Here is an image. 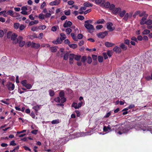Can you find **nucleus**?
Wrapping results in <instances>:
<instances>
[{
  "mask_svg": "<svg viewBox=\"0 0 152 152\" xmlns=\"http://www.w3.org/2000/svg\"><path fill=\"white\" fill-rule=\"evenodd\" d=\"M17 35L15 33H13L12 35L11 38V40L13 41V43L16 44L18 42L19 40H22L23 37L21 36H19L18 37V39L16 38L17 37Z\"/></svg>",
  "mask_w": 152,
  "mask_h": 152,
  "instance_id": "1",
  "label": "nucleus"
},
{
  "mask_svg": "<svg viewBox=\"0 0 152 152\" xmlns=\"http://www.w3.org/2000/svg\"><path fill=\"white\" fill-rule=\"evenodd\" d=\"M84 26L89 33H92L94 32V26L92 24L85 23Z\"/></svg>",
  "mask_w": 152,
  "mask_h": 152,
  "instance_id": "2",
  "label": "nucleus"
},
{
  "mask_svg": "<svg viewBox=\"0 0 152 152\" xmlns=\"http://www.w3.org/2000/svg\"><path fill=\"white\" fill-rule=\"evenodd\" d=\"M113 24L111 22H108L107 23V29L110 31H113L115 29L114 27L113 26Z\"/></svg>",
  "mask_w": 152,
  "mask_h": 152,
  "instance_id": "3",
  "label": "nucleus"
},
{
  "mask_svg": "<svg viewBox=\"0 0 152 152\" xmlns=\"http://www.w3.org/2000/svg\"><path fill=\"white\" fill-rule=\"evenodd\" d=\"M105 2L104 0H103V2L101 4L100 6L102 7H104L105 8H109L110 6V3L109 2H107L105 3L104 2Z\"/></svg>",
  "mask_w": 152,
  "mask_h": 152,
  "instance_id": "4",
  "label": "nucleus"
},
{
  "mask_svg": "<svg viewBox=\"0 0 152 152\" xmlns=\"http://www.w3.org/2000/svg\"><path fill=\"white\" fill-rule=\"evenodd\" d=\"M107 34V31L100 32L98 34L97 36L99 38H103Z\"/></svg>",
  "mask_w": 152,
  "mask_h": 152,
  "instance_id": "5",
  "label": "nucleus"
},
{
  "mask_svg": "<svg viewBox=\"0 0 152 152\" xmlns=\"http://www.w3.org/2000/svg\"><path fill=\"white\" fill-rule=\"evenodd\" d=\"M122 127L121 126L119 128L120 129V130L119 131H117V130L116 129L115 130V132L117 134H122L123 133H126L127 132H128V130H127L126 129H124L122 130Z\"/></svg>",
  "mask_w": 152,
  "mask_h": 152,
  "instance_id": "6",
  "label": "nucleus"
},
{
  "mask_svg": "<svg viewBox=\"0 0 152 152\" xmlns=\"http://www.w3.org/2000/svg\"><path fill=\"white\" fill-rule=\"evenodd\" d=\"M113 51L117 53H120L122 51L121 49L120 48L117 46H115L113 49Z\"/></svg>",
  "mask_w": 152,
  "mask_h": 152,
  "instance_id": "7",
  "label": "nucleus"
},
{
  "mask_svg": "<svg viewBox=\"0 0 152 152\" xmlns=\"http://www.w3.org/2000/svg\"><path fill=\"white\" fill-rule=\"evenodd\" d=\"M8 89L10 91L13 90L14 89L15 85L13 84L9 83L7 85Z\"/></svg>",
  "mask_w": 152,
  "mask_h": 152,
  "instance_id": "8",
  "label": "nucleus"
},
{
  "mask_svg": "<svg viewBox=\"0 0 152 152\" xmlns=\"http://www.w3.org/2000/svg\"><path fill=\"white\" fill-rule=\"evenodd\" d=\"M72 24V23L71 22L66 20L64 23L63 26L65 28H68L70 27Z\"/></svg>",
  "mask_w": 152,
  "mask_h": 152,
  "instance_id": "9",
  "label": "nucleus"
},
{
  "mask_svg": "<svg viewBox=\"0 0 152 152\" xmlns=\"http://www.w3.org/2000/svg\"><path fill=\"white\" fill-rule=\"evenodd\" d=\"M103 130L104 132H106V133L112 131L111 128L109 125L107 126H104L103 127Z\"/></svg>",
  "mask_w": 152,
  "mask_h": 152,
  "instance_id": "10",
  "label": "nucleus"
},
{
  "mask_svg": "<svg viewBox=\"0 0 152 152\" xmlns=\"http://www.w3.org/2000/svg\"><path fill=\"white\" fill-rule=\"evenodd\" d=\"M75 57V55L73 54H70L69 58V62L70 64H72L73 63V60L74 58Z\"/></svg>",
  "mask_w": 152,
  "mask_h": 152,
  "instance_id": "11",
  "label": "nucleus"
},
{
  "mask_svg": "<svg viewBox=\"0 0 152 152\" xmlns=\"http://www.w3.org/2000/svg\"><path fill=\"white\" fill-rule=\"evenodd\" d=\"M60 2V0H55L50 3V4L51 6L56 5L58 4Z\"/></svg>",
  "mask_w": 152,
  "mask_h": 152,
  "instance_id": "12",
  "label": "nucleus"
},
{
  "mask_svg": "<svg viewBox=\"0 0 152 152\" xmlns=\"http://www.w3.org/2000/svg\"><path fill=\"white\" fill-rule=\"evenodd\" d=\"M148 16H145V17H143L141 19V20L140 22V23L141 25H143L145 24H146V20Z\"/></svg>",
  "mask_w": 152,
  "mask_h": 152,
  "instance_id": "13",
  "label": "nucleus"
},
{
  "mask_svg": "<svg viewBox=\"0 0 152 152\" xmlns=\"http://www.w3.org/2000/svg\"><path fill=\"white\" fill-rule=\"evenodd\" d=\"M121 10V9L120 8H115L113 10L112 12L114 14H116L119 13Z\"/></svg>",
  "mask_w": 152,
  "mask_h": 152,
  "instance_id": "14",
  "label": "nucleus"
},
{
  "mask_svg": "<svg viewBox=\"0 0 152 152\" xmlns=\"http://www.w3.org/2000/svg\"><path fill=\"white\" fill-rule=\"evenodd\" d=\"M62 42V41L61 40V39L59 38H58L56 40L52 41L53 43L54 44H61Z\"/></svg>",
  "mask_w": 152,
  "mask_h": 152,
  "instance_id": "15",
  "label": "nucleus"
},
{
  "mask_svg": "<svg viewBox=\"0 0 152 152\" xmlns=\"http://www.w3.org/2000/svg\"><path fill=\"white\" fill-rule=\"evenodd\" d=\"M119 46L121 49H122L123 50L125 51L127 50V46L123 43L121 44Z\"/></svg>",
  "mask_w": 152,
  "mask_h": 152,
  "instance_id": "16",
  "label": "nucleus"
},
{
  "mask_svg": "<svg viewBox=\"0 0 152 152\" xmlns=\"http://www.w3.org/2000/svg\"><path fill=\"white\" fill-rule=\"evenodd\" d=\"M40 46V45L39 43H36L34 42H32V45L31 47L34 48L36 49H37L39 48Z\"/></svg>",
  "mask_w": 152,
  "mask_h": 152,
  "instance_id": "17",
  "label": "nucleus"
},
{
  "mask_svg": "<svg viewBox=\"0 0 152 152\" xmlns=\"http://www.w3.org/2000/svg\"><path fill=\"white\" fill-rule=\"evenodd\" d=\"M105 45L107 47H111L114 45V44L111 42H106L105 43Z\"/></svg>",
  "mask_w": 152,
  "mask_h": 152,
  "instance_id": "18",
  "label": "nucleus"
},
{
  "mask_svg": "<svg viewBox=\"0 0 152 152\" xmlns=\"http://www.w3.org/2000/svg\"><path fill=\"white\" fill-rule=\"evenodd\" d=\"M19 43V46L20 47H22L25 45V42L24 41L22 40H19L18 41Z\"/></svg>",
  "mask_w": 152,
  "mask_h": 152,
  "instance_id": "19",
  "label": "nucleus"
},
{
  "mask_svg": "<svg viewBox=\"0 0 152 152\" xmlns=\"http://www.w3.org/2000/svg\"><path fill=\"white\" fill-rule=\"evenodd\" d=\"M126 13V11L125 10H123L122 11H121L119 12V15L121 17H123Z\"/></svg>",
  "mask_w": 152,
  "mask_h": 152,
  "instance_id": "20",
  "label": "nucleus"
},
{
  "mask_svg": "<svg viewBox=\"0 0 152 152\" xmlns=\"http://www.w3.org/2000/svg\"><path fill=\"white\" fill-rule=\"evenodd\" d=\"M83 6L85 7H92L93 4L89 2H86L83 4Z\"/></svg>",
  "mask_w": 152,
  "mask_h": 152,
  "instance_id": "21",
  "label": "nucleus"
},
{
  "mask_svg": "<svg viewBox=\"0 0 152 152\" xmlns=\"http://www.w3.org/2000/svg\"><path fill=\"white\" fill-rule=\"evenodd\" d=\"M40 106L38 105H37L33 107L32 108L35 110L36 112H37L40 109Z\"/></svg>",
  "mask_w": 152,
  "mask_h": 152,
  "instance_id": "22",
  "label": "nucleus"
},
{
  "mask_svg": "<svg viewBox=\"0 0 152 152\" xmlns=\"http://www.w3.org/2000/svg\"><path fill=\"white\" fill-rule=\"evenodd\" d=\"M61 37L60 38L61 39V40L63 41V40L65 39L66 38V35L63 33H61L60 34Z\"/></svg>",
  "mask_w": 152,
  "mask_h": 152,
  "instance_id": "23",
  "label": "nucleus"
},
{
  "mask_svg": "<svg viewBox=\"0 0 152 152\" xmlns=\"http://www.w3.org/2000/svg\"><path fill=\"white\" fill-rule=\"evenodd\" d=\"M60 121L58 119H55L51 121V123L52 124H57L60 123Z\"/></svg>",
  "mask_w": 152,
  "mask_h": 152,
  "instance_id": "24",
  "label": "nucleus"
},
{
  "mask_svg": "<svg viewBox=\"0 0 152 152\" xmlns=\"http://www.w3.org/2000/svg\"><path fill=\"white\" fill-rule=\"evenodd\" d=\"M105 22V20L103 19H99L97 20L96 23L97 24H103Z\"/></svg>",
  "mask_w": 152,
  "mask_h": 152,
  "instance_id": "25",
  "label": "nucleus"
},
{
  "mask_svg": "<svg viewBox=\"0 0 152 152\" xmlns=\"http://www.w3.org/2000/svg\"><path fill=\"white\" fill-rule=\"evenodd\" d=\"M7 15H10L11 16H13V11L12 10H10L8 11L6 13Z\"/></svg>",
  "mask_w": 152,
  "mask_h": 152,
  "instance_id": "26",
  "label": "nucleus"
},
{
  "mask_svg": "<svg viewBox=\"0 0 152 152\" xmlns=\"http://www.w3.org/2000/svg\"><path fill=\"white\" fill-rule=\"evenodd\" d=\"M20 24L18 23H15L14 24L13 27L15 29H17L19 28Z\"/></svg>",
  "mask_w": 152,
  "mask_h": 152,
  "instance_id": "27",
  "label": "nucleus"
},
{
  "mask_svg": "<svg viewBox=\"0 0 152 152\" xmlns=\"http://www.w3.org/2000/svg\"><path fill=\"white\" fill-rule=\"evenodd\" d=\"M148 16V15L145 13V12L144 11L141 12L139 16L141 17H145V16Z\"/></svg>",
  "mask_w": 152,
  "mask_h": 152,
  "instance_id": "28",
  "label": "nucleus"
},
{
  "mask_svg": "<svg viewBox=\"0 0 152 152\" xmlns=\"http://www.w3.org/2000/svg\"><path fill=\"white\" fill-rule=\"evenodd\" d=\"M72 30L70 28H67L65 31L66 32L67 34L69 35L72 32Z\"/></svg>",
  "mask_w": 152,
  "mask_h": 152,
  "instance_id": "29",
  "label": "nucleus"
},
{
  "mask_svg": "<svg viewBox=\"0 0 152 152\" xmlns=\"http://www.w3.org/2000/svg\"><path fill=\"white\" fill-rule=\"evenodd\" d=\"M150 32V30L147 29L144 30L142 32L143 35H147L149 34Z\"/></svg>",
  "mask_w": 152,
  "mask_h": 152,
  "instance_id": "30",
  "label": "nucleus"
},
{
  "mask_svg": "<svg viewBox=\"0 0 152 152\" xmlns=\"http://www.w3.org/2000/svg\"><path fill=\"white\" fill-rule=\"evenodd\" d=\"M57 28H58V26H53L51 28V30L53 32H55L57 30Z\"/></svg>",
  "mask_w": 152,
  "mask_h": 152,
  "instance_id": "31",
  "label": "nucleus"
},
{
  "mask_svg": "<svg viewBox=\"0 0 152 152\" xmlns=\"http://www.w3.org/2000/svg\"><path fill=\"white\" fill-rule=\"evenodd\" d=\"M69 54L68 53H66L64 56V59L65 60H67L69 56Z\"/></svg>",
  "mask_w": 152,
  "mask_h": 152,
  "instance_id": "32",
  "label": "nucleus"
},
{
  "mask_svg": "<svg viewBox=\"0 0 152 152\" xmlns=\"http://www.w3.org/2000/svg\"><path fill=\"white\" fill-rule=\"evenodd\" d=\"M71 35L73 39L75 41H77V38L76 36L73 33H72L71 34Z\"/></svg>",
  "mask_w": 152,
  "mask_h": 152,
  "instance_id": "33",
  "label": "nucleus"
},
{
  "mask_svg": "<svg viewBox=\"0 0 152 152\" xmlns=\"http://www.w3.org/2000/svg\"><path fill=\"white\" fill-rule=\"evenodd\" d=\"M50 50L52 52H55L57 50L56 49V48L55 47H51L50 48Z\"/></svg>",
  "mask_w": 152,
  "mask_h": 152,
  "instance_id": "34",
  "label": "nucleus"
},
{
  "mask_svg": "<svg viewBox=\"0 0 152 152\" xmlns=\"http://www.w3.org/2000/svg\"><path fill=\"white\" fill-rule=\"evenodd\" d=\"M6 11L5 10H4L0 12V15H1L3 14V16L4 17L7 16V15H6Z\"/></svg>",
  "mask_w": 152,
  "mask_h": 152,
  "instance_id": "35",
  "label": "nucleus"
},
{
  "mask_svg": "<svg viewBox=\"0 0 152 152\" xmlns=\"http://www.w3.org/2000/svg\"><path fill=\"white\" fill-rule=\"evenodd\" d=\"M107 53L109 57H110L113 53V51L112 50H108L107 52Z\"/></svg>",
  "mask_w": 152,
  "mask_h": 152,
  "instance_id": "36",
  "label": "nucleus"
},
{
  "mask_svg": "<svg viewBox=\"0 0 152 152\" xmlns=\"http://www.w3.org/2000/svg\"><path fill=\"white\" fill-rule=\"evenodd\" d=\"M49 95L51 96H53L54 95V92L53 91L50 90L49 91Z\"/></svg>",
  "mask_w": 152,
  "mask_h": 152,
  "instance_id": "37",
  "label": "nucleus"
},
{
  "mask_svg": "<svg viewBox=\"0 0 152 152\" xmlns=\"http://www.w3.org/2000/svg\"><path fill=\"white\" fill-rule=\"evenodd\" d=\"M12 34L11 32L9 31L7 33V37L8 38H11L12 35Z\"/></svg>",
  "mask_w": 152,
  "mask_h": 152,
  "instance_id": "38",
  "label": "nucleus"
},
{
  "mask_svg": "<svg viewBox=\"0 0 152 152\" xmlns=\"http://www.w3.org/2000/svg\"><path fill=\"white\" fill-rule=\"evenodd\" d=\"M81 56L79 55H75L74 59L77 60L79 61L80 59Z\"/></svg>",
  "mask_w": 152,
  "mask_h": 152,
  "instance_id": "39",
  "label": "nucleus"
},
{
  "mask_svg": "<svg viewBox=\"0 0 152 152\" xmlns=\"http://www.w3.org/2000/svg\"><path fill=\"white\" fill-rule=\"evenodd\" d=\"M45 17V15L41 13L39 15V18L40 19H44Z\"/></svg>",
  "mask_w": 152,
  "mask_h": 152,
  "instance_id": "40",
  "label": "nucleus"
},
{
  "mask_svg": "<svg viewBox=\"0 0 152 152\" xmlns=\"http://www.w3.org/2000/svg\"><path fill=\"white\" fill-rule=\"evenodd\" d=\"M69 46L72 48H75L77 47V45L76 44H72L69 45Z\"/></svg>",
  "mask_w": 152,
  "mask_h": 152,
  "instance_id": "41",
  "label": "nucleus"
},
{
  "mask_svg": "<svg viewBox=\"0 0 152 152\" xmlns=\"http://www.w3.org/2000/svg\"><path fill=\"white\" fill-rule=\"evenodd\" d=\"M140 12L141 11L139 10L135 12H134V15H133V16L135 18L136 15H139Z\"/></svg>",
  "mask_w": 152,
  "mask_h": 152,
  "instance_id": "42",
  "label": "nucleus"
},
{
  "mask_svg": "<svg viewBox=\"0 0 152 152\" xmlns=\"http://www.w3.org/2000/svg\"><path fill=\"white\" fill-rule=\"evenodd\" d=\"M72 107H74L75 109H78L77 104V103L73 102L72 105Z\"/></svg>",
  "mask_w": 152,
  "mask_h": 152,
  "instance_id": "43",
  "label": "nucleus"
},
{
  "mask_svg": "<svg viewBox=\"0 0 152 152\" xmlns=\"http://www.w3.org/2000/svg\"><path fill=\"white\" fill-rule=\"evenodd\" d=\"M125 15H124V16L123 18V19L125 20H127L128 18H129V14L128 13H127L125 14Z\"/></svg>",
  "mask_w": 152,
  "mask_h": 152,
  "instance_id": "44",
  "label": "nucleus"
},
{
  "mask_svg": "<svg viewBox=\"0 0 152 152\" xmlns=\"http://www.w3.org/2000/svg\"><path fill=\"white\" fill-rule=\"evenodd\" d=\"M98 60L99 62H102L103 61V57L102 56H99L98 57Z\"/></svg>",
  "mask_w": 152,
  "mask_h": 152,
  "instance_id": "45",
  "label": "nucleus"
},
{
  "mask_svg": "<svg viewBox=\"0 0 152 152\" xmlns=\"http://www.w3.org/2000/svg\"><path fill=\"white\" fill-rule=\"evenodd\" d=\"M103 0H95V3L96 4L99 5L100 4H101L102 3H101L102 2V3L103 2Z\"/></svg>",
  "mask_w": 152,
  "mask_h": 152,
  "instance_id": "46",
  "label": "nucleus"
},
{
  "mask_svg": "<svg viewBox=\"0 0 152 152\" xmlns=\"http://www.w3.org/2000/svg\"><path fill=\"white\" fill-rule=\"evenodd\" d=\"M21 83L25 87L27 84V81L26 80H24L21 81Z\"/></svg>",
  "mask_w": 152,
  "mask_h": 152,
  "instance_id": "47",
  "label": "nucleus"
},
{
  "mask_svg": "<svg viewBox=\"0 0 152 152\" xmlns=\"http://www.w3.org/2000/svg\"><path fill=\"white\" fill-rule=\"evenodd\" d=\"M25 28V26L23 24H21L20 25L19 27V30L20 31H22Z\"/></svg>",
  "mask_w": 152,
  "mask_h": 152,
  "instance_id": "48",
  "label": "nucleus"
},
{
  "mask_svg": "<svg viewBox=\"0 0 152 152\" xmlns=\"http://www.w3.org/2000/svg\"><path fill=\"white\" fill-rule=\"evenodd\" d=\"M87 60V62L89 64H90L92 62V59L90 57H88Z\"/></svg>",
  "mask_w": 152,
  "mask_h": 152,
  "instance_id": "49",
  "label": "nucleus"
},
{
  "mask_svg": "<svg viewBox=\"0 0 152 152\" xmlns=\"http://www.w3.org/2000/svg\"><path fill=\"white\" fill-rule=\"evenodd\" d=\"M64 13L66 15H69L70 14V10H69L68 11H65Z\"/></svg>",
  "mask_w": 152,
  "mask_h": 152,
  "instance_id": "50",
  "label": "nucleus"
},
{
  "mask_svg": "<svg viewBox=\"0 0 152 152\" xmlns=\"http://www.w3.org/2000/svg\"><path fill=\"white\" fill-rule=\"evenodd\" d=\"M41 46L42 47H47L48 48L50 47V45L48 44H42L41 45Z\"/></svg>",
  "mask_w": 152,
  "mask_h": 152,
  "instance_id": "51",
  "label": "nucleus"
},
{
  "mask_svg": "<svg viewBox=\"0 0 152 152\" xmlns=\"http://www.w3.org/2000/svg\"><path fill=\"white\" fill-rule=\"evenodd\" d=\"M54 100L57 102L59 103L60 102L61 99L59 97H58L55 98Z\"/></svg>",
  "mask_w": 152,
  "mask_h": 152,
  "instance_id": "52",
  "label": "nucleus"
},
{
  "mask_svg": "<svg viewBox=\"0 0 152 152\" xmlns=\"http://www.w3.org/2000/svg\"><path fill=\"white\" fill-rule=\"evenodd\" d=\"M46 5V4L45 1H43L42 4L40 6V9H43L44 7Z\"/></svg>",
  "mask_w": 152,
  "mask_h": 152,
  "instance_id": "53",
  "label": "nucleus"
},
{
  "mask_svg": "<svg viewBox=\"0 0 152 152\" xmlns=\"http://www.w3.org/2000/svg\"><path fill=\"white\" fill-rule=\"evenodd\" d=\"M27 89H30L32 87V86L29 84H27L25 86Z\"/></svg>",
  "mask_w": 152,
  "mask_h": 152,
  "instance_id": "54",
  "label": "nucleus"
},
{
  "mask_svg": "<svg viewBox=\"0 0 152 152\" xmlns=\"http://www.w3.org/2000/svg\"><path fill=\"white\" fill-rule=\"evenodd\" d=\"M64 93L63 91H61L60 92L59 96L61 98L64 97Z\"/></svg>",
  "mask_w": 152,
  "mask_h": 152,
  "instance_id": "55",
  "label": "nucleus"
},
{
  "mask_svg": "<svg viewBox=\"0 0 152 152\" xmlns=\"http://www.w3.org/2000/svg\"><path fill=\"white\" fill-rule=\"evenodd\" d=\"M145 79L148 80H150L151 79L152 80V72L151 75V77L150 76H147L145 77Z\"/></svg>",
  "mask_w": 152,
  "mask_h": 152,
  "instance_id": "56",
  "label": "nucleus"
},
{
  "mask_svg": "<svg viewBox=\"0 0 152 152\" xmlns=\"http://www.w3.org/2000/svg\"><path fill=\"white\" fill-rule=\"evenodd\" d=\"M146 24L148 25L151 24H152V20H148L147 21Z\"/></svg>",
  "mask_w": 152,
  "mask_h": 152,
  "instance_id": "57",
  "label": "nucleus"
},
{
  "mask_svg": "<svg viewBox=\"0 0 152 152\" xmlns=\"http://www.w3.org/2000/svg\"><path fill=\"white\" fill-rule=\"evenodd\" d=\"M20 13L21 14L24 15H28L29 14L26 11H22Z\"/></svg>",
  "mask_w": 152,
  "mask_h": 152,
  "instance_id": "58",
  "label": "nucleus"
},
{
  "mask_svg": "<svg viewBox=\"0 0 152 152\" xmlns=\"http://www.w3.org/2000/svg\"><path fill=\"white\" fill-rule=\"evenodd\" d=\"M103 27V26L102 25H98L96 26V28L97 30L101 29Z\"/></svg>",
  "mask_w": 152,
  "mask_h": 152,
  "instance_id": "59",
  "label": "nucleus"
},
{
  "mask_svg": "<svg viewBox=\"0 0 152 152\" xmlns=\"http://www.w3.org/2000/svg\"><path fill=\"white\" fill-rule=\"evenodd\" d=\"M124 43L127 45H129L130 44V41L128 39H126L124 40Z\"/></svg>",
  "mask_w": 152,
  "mask_h": 152,
  "instance_id": "60",
  "label": "nucleus"
},
{
  "mask_svg": "<svg viewBox=\"0 0 152 152\" xmlns=\"http://www.w3.org/2000/svg\"><path fill=\"white\" fill-rule=\"evenodd\" d=\"M38 29V28L36 26H33L31 27V30L33 31H35Z\"/></svg>",
  "mask_w": 152,
  "mask_h": 152,
  "instance_id": "61",
  "label": "nucleus"
},
{
  "mask_svg": "<svg viewBox=\"0 0 152 152\" xmlns=\"http://www.w3.org/2000/svg\"><path fill=\"white\" fill-rule=\"evenodd\" d=\"M66 101V99L64 97L61 98V103H63L65 102Z\"/></svg>",
  "mask_w": 152,
  "mask_h": 152,
  "instance_id": "62",
  "label": "nucleus"
},
{
  "mask_svg": "<svg viewBox=\"0 0 152 152\" xmlns=\"http://www.w3.org/2000/svg\"><path fill=\"white\" fill-rule=\"evenodd\" d=\"M115 6L113 4H110V6L109 8L111 10H113L114 8H115Z\"/></svg>",
  "mask_w": 152,
  "mask_h": 152,
  "instance_id": "63",
  "label": "nucleus"
},
{
  "mask_svg": "<svg viewBox=\"0 0 152 152\" xmlns=\"http://www.w3.org/2000/svg\"><path fill=\"white\" fill-rule=\"evenodd\" d=\"M38 130H34L31 131V133L32 134H36L38 132Z\"/></svg>",
  "mask_w": 152,
  "mask_h": 152,
  "instance_id": "64",
  "label": "nucleus"
}]
</instances>
